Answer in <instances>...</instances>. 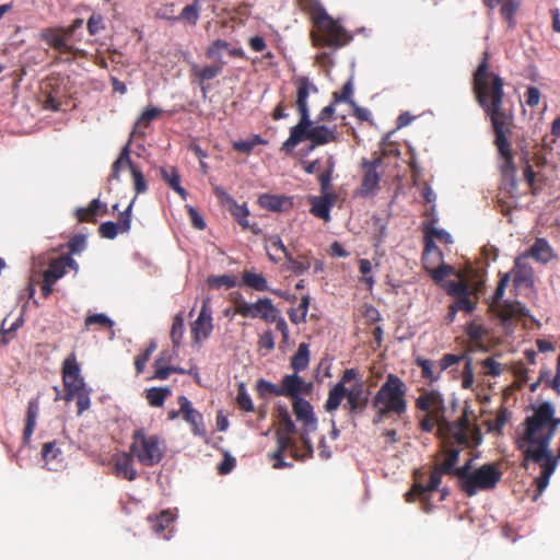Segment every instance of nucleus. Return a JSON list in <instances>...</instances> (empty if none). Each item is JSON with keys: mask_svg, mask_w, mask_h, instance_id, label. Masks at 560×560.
<instances>
[{"mask_svg": "<svg viewBox=\"0 0 560 560\" xmlns=\"http://www.w3.org/2000/svg\"><path fill=\"white\" fill-rule=\"evenodd\" d=\"M287 261L289 264V269L296 276L303 275L311 268V260L307 256L302 259H296L291 255H288Z\"/></svg>", "mask_w": 560, "mask_h": 560, "instance_id": "864d4df0", "label": "nucleus"}, {"mask_svg": "<svg viewBox=\"0 0 560 560\" xmlns=\"http://www.w3.org/2000/svg\"><path fill=\"white\" fill-rule=\"evenodd\" d=\"M61 372L66 392L63 398L66 401L77 399L78 415H82L91 406V390L86 387L84 378L81 375V369L75 352H71L66 357L62 362Z\"/></svg>", "mask_w": 560, "mask_h": 560, "instance_id": "423d86ee", "label": "nucleus"}, {"mask_svg": "<svg viewBox=\"0 0 560 560\" xmlns=\"http://www.w3.org/2000/svg\"><path fill=\"white\" fill-rule=\"evenodd\" d=\"M42 457L47 466L52 464L55 460L60 462L61 451L57 447V442L51 441L44 443L42 447Z\"/></svg>", "mask_w": 560, "mask_h": 560, "instance_id": "8fccbe9b", "label": "nucleus"}, {"mask_svg": "<svg viewBox=\"0 0 560 560\" xmlns=\"http://www.w3.org/2000/svg\"><path fill=\"white\" fill-rule=\"evenodd\" d=\"M443 253L435 244V242H424V248L422 253V265L423 268L429 271L432 268L443 262Z\"/></svg>", "mask_w": 560, "mask_h": 560, "instance_id": "7c9ffc66", "label": "nucleus"}, {"mask_svg": "<svg viewBox=\"0 0 560 560\" xmlns=\"http://www.w3.org/2000/svg\"><path fill=\"white\" fill-rule=\"evenodd\" d=\"M229 43L223 39H215L213 40L206 50V56L208 59L214 60V63H222V67L224 68L225 62L222 59L221 51L223 49H228Z\"/></svg>", "mask_w": 560, "mask_h": 560, "instance_id": "de8ad7c7", "label": "nucleus"}, {"mask_svg": "<svg viewBox=\"0 0 560 560\" xmlns=\"http://www.w3.org/2000/svg\"><path fill=\"white\" fill-rule=\"evenodd\" d=\"M435 222H436V219H432L430 222H423L422 231L424 234V242H428L429 240L431 242H435V240H438L444 244L452 243L453 240H452L451 234L444 230L436 229L434 226Z\"/></svg>", "mask_w": 560, "mask_h": 560, "instance_id": "c9c22d12", "label": "nucleus"}, {"mask_svg": "<svg viewBox=\"0 0 560 560\" xmlns=\"http://www.w3.org/2000/svg\"><path fill=\"white\" fill-rule=\"evenodd\" d=\"M267 255L270 258V260L278 262L280 260V257L278 254H283L285 259L288 258V255H291V253L288 250V248L284 246L283 242L281 241L280 236L275 235L270 236L267 240L266 245Z\"/></svg>", "mask_w": 560, "mask_h": 560, "instance_id": "ea45409f", "label": "nucleus"}, {"mask_svg": "<svg viewBox=\"0 0 560 560\" xmlns=\"http://www.w3.org/2000/svg\"><path fill=\"white\" fill-rule=\"evenodd\" d=\"M170 395L168 387H152L145 392V398L152 407H162Z\"/></svg>", "mask_w": 560, "mask_h": 560, "instance_id": "37998d69", "label": "nucleus"}, {"mask_svg": "<svg viewBox=\"0 0 560 560\" xmlns=\"http://www.w3.org/2000/svg\"><path fill=\"white\" fill-rule=\"evenodd\" d=\"M207 282H208L209 287H211V288H221V287L233 288L236 283L235 278L228 276V275L210 276L208 278Z\"/></svg>", "mask_w": 560, "mask_h": 560, "instance_id": "338daca9", "label": "nucleus"}, {"mask_svg": "<svg viewBox=\"0 0 560 560\" xmlns=\"http://www.w3.org/2000/svg\"><path fill=\"white\" fill-rule=\"evenodd\" d=\"M162 110L158 107H148L145 108L140 117L138 118L133 132H138L141 128H148L154 119H156L161 115Z\"/></svg>", "mask_w": 560, "mask_h": 560, "instance_id": "09e8293b", "label": "nucleus"}, {"mask_svg": "<svg viewBox=\"0 0 560 560\" xmlns=\"http://www.w3.org/2000/svg\"><path fill=\"white\" fill-rule=\"evenodd\" d=\"M525 430L517 440V448L523 450V444L536 446L537 451L530 452V456L539 460L549 450L557 428L560 425V418L555 417V407L549 401H544L534 409L524 422Z\"/></svg>", "mask_w": 560, "mask_h": 560, "instance_id": "f03ea898", "label": "nucleus"}, {"mask_svg": "<svg viewBox=\"0 0 560 560\" xmlns=\"http://www.w3.org/2000/svg\"><path fill=\"white\" fill-rule=\"evenodd\" d=\"M489 54L483 52L472 78V91L476 101L490 119L492 130L514 126L512 108L504 106L503 79L489 70Z\"/></svg>", "mask_w": 560, "mask_h": 560, "instance_id": "f257e3e1", "label": "nucleus"}, {"mask_svg": "<svg viewBox=\"0 0 560 560\" xmlns=\"http://www.w3.org/2000/svg\"><path fill=\"white\" fill-rule=\"evenodd\" d=\"M525 258H533L538 262L547 264L553 258V252L545 238H537L524 254L515 259V267H521Z\"/></svg>", "mask_w": 560, "mask_h": 560, "instance_id": "5701e85b", "label": "nucleus"}, {"mask_svg": "<svg viewBox=\"0 0 560 560\" xmlns=\"http://www.w3.org/2000/svg\"><path fill=\"white\" fill-rule=\"evenodd\" d=\"M407 386L404 381L395 375L388 374L386 381L381 385L371 400L374 410L373 424H378L386 419L396 416L400 418L407 412Z\"/></svg>", "mask_w": 560, "mask_h": 560, "instance_id": "7ed1b4c3", "label": "nucleus"}, {"mask_svg": "<svg viewBox=\"0 0 560 560\" xmlns=\"http://www.w3.org/2000/svg\"><path fill=\"white\" fill-rule=\"evenodd\" d=\"M328 164H329L328 168L318 175V182H319L320 191L323 195L332 194L330 191L331 177H332V172H334V160L331 156L328 159Z\"/></svg>", "mask_w": 560, "mask_h": 560, "instance_id": "5fc2aeb1", "label": "nucleus"}, {"mask_svg": "<svg viewBox=\"0 0 560 560\" xmlns=\"http://www.w3.org/2000/svg\"><path fill=\"white\" fill-rule=\"evenodd\" d=\"M416 409L434 417L445 416V400L438 389H420V395L415 401Z\"/></svg>", "mask_w": 560, "mask_h": 560, "instance_id": "2eb2a0df", "label": "nucleus"}, {"mask_svg": "<svg viewBox=\"0 0 560 560\" xmlns=\"http://www.w3.org/2000/svg\"><path fill=\"white\" fill-rule=\"evenodd\" d=\"M130 144H131V138L126 143V145L121 149V152L117 160L113 163L112 166V174L109 176V179H118L119 178V172L124 165H127L129 170L135 165V163L130 159Z\"/></svg>", "mask_w": 560, "mask_h": 560, "instance_id": "58836bf2", "label": "nucleus"}, {"mask_svg": "<svg viewBox=\"0 0 560 560\" xmlns=\"http://www.w3.org/2000/svg\"><path fill=\"white\" fill-rule=\"evenodd\" d=\"M277 418L280 424V430L285 433H295L296 427L291 419V416L285 406L278 405L276 407Z\"/></svg>", "mask_w": 560, "mask_h": 560, "instance_id": "a18cd8bd", "label": "nucleus"}, {"mask_svg": "<svg viewBox=\"0 0 560 560\" xmlns=\"http://www.w3.org/2000/svg\"><path fill=\"white\" fill-rule=\"evenodd\" d=\"M293 412L298 421L303 423V429H305V431L316 430V419L313 407L307 400L303 398L293 400Z\"/></svg>", "mask_w": 560, "mask_h": 560, "instance_id": "cd10ccee", "label": "nucleus"}, {"mask_svg": "<svg viewBox=\"0 0 560 560\" xmlns=\"http://www.w3.org/2000/svg\"><path fill=\"white\" fill-rule=\"evenodd\" d=\"M292 433H285L283 431L277 432V450L272 453L271 458L275 459L273 468L282 469L285 467H292L291 463H287L283 459L284 453L290 452L293 458H298V447L295 441L290 436Z\"/></svg>", "mask_w": 560, "mask_h": 560, "instance_id": "f3484780", "label": "nucleus"}, {"mask_svg": "<svg viewBox=\"0 0 560 560\" xmlns=\"http://www.w3.org/2000/svg\"><path fill=\"white\" fill-rule=\"evenodd\" d=\"M148 520L151 523V527L155 534L163 535L164 538H168V536L164 533L172 532L171 526L175 520V515L172 512L163 511L155 517L149 516Z\"/></svg>", "mask_w": 560, "mask_h": 560, "instance_id": "72a5a7b5", "label": "nucleus"}, {"mask_svg": "<svg viewBox=\"0 0 560 560\" xmlns=\"http://www.w3.org/2000/svg\"><path fill=\"white\" fill-rule=\"evenodd\" d=\"M130 173L132 176L136 195L145 192L148 190V184L141 170L135 164L131 167Z\"/></svg>", "mask_w": 560, "mask_h": 560, "instance_id": "13d9d810", "label": "nucleus"}, {"mask_svg": "<svg viewBox=\"0 0 560 560\" xmlns=\"http://www.w3.org/2000/svg\"><path fill=\"white\" fill-rule=\"evenodd\" d=\"M120 233V226L113 221L103 222L98 226V234L103 238L114 240Z\"/></svg>", "mask_w": 560, "mask_h": 560, "instance_id": "69168bd1", "label": "nucleus"}, {"mask_svg": "<svg viewBox=\"0 0 560 560\" xmlns=\"http://www.w3.org/2000/svg\"><path fill=\"white\" fill-rule=\"evenodd\" d=\"M512 129L513 127L493 130V143L497 147L500 158L502 159V163L500 164V172L504 179L511 182V184L514 186L516 167L514 164V155L510 142Z\"/></svg>", "mask_w": 560, "mask_h": 560, "instance_id": "f8f14e48", "label": "nucleus"}, {"mask_svg": "<svg viewBox=\"0 0 560 560\" xmlns=\"http://www.w3.org/2000/svg\"><path fill=\"white\" fill-rule=\"evenodd\" d=\"M68 268L77 272L79 269L78 262L70 255H61L49 262L48 268L43 272V277L57 282L66 275Z\"/></svg>", "mask_w": 560, "mask_h": 560, "instance_id": "b1692460", "label": "nucleus"}, {"mask_svg": "<svg viewBox=\"0 0 560 560\" xmlns=\"http://www.w3.org/2000/svg\"><path fill=\"white\" fill-rule=\"evenodd\" d=\"M345 398L347 399L345 409L354 418L365 410L369 404V392L364 389L361 382H358L345 393Z\"/></svg>", "mask_w": 560, "mask_h": 560, "instance_id": "a211bd4d", "label": "nucleus"}, {"mask_svg": "<svg viewBox=\"0 0 560 560\" xmlns=\"http://www.w3.org/2000/svg\"><path fill=\"white\" fill-rule=\"evenodd\" d=\"M419 428L422 432L431 433L436 428L439 438L448 444L458 446H469L471 440H480V431L477 427H471L468 411L465 409L462 416L455 421H448L445 416L434 417L424 413L419 421Z\"/></svg>", "mask_w": 560, "mask_h": 560, "instance_id": "20e7f679", "label": "nucleus"}, {"mask_svg": "<svg viewBox=\"0 0 560 560\" xmlns=\"http://www.w3.org/2000/svg\"><path fill=\"white\" fill-rule=\"evenodd\" d=\"M256 392L259 397H265L267 395L280 396V387L264 378L257 381Z\"/></svg>", "mask_w": 560, "mask_h": 560, "instance_id": "bf43d9fd", "label": "nucleus"}, {"mask_svg": "<svg viewBox=\"0 0 560 560\" xmlns=\"http://www.w3.org/2000/svg\"><path fill=\"white\" fill-rule=\"evenodd\" d=\"M42 39L59 55L69 56L67 60L73 59L79 49L73 45L69 44L70 36L63 30V27H48L45 28L40 34Z\"/></svg>", "mask_w": 560, "mask_h": 560, "instance_id": "4468645a", "label": "nucleus"}, {"mask_svg": "<svg viewBox=\"0 0 560 560\" xmlns=\"http://www.w3.org/2000/svg\"><path fill=\"white\" fill-rule=\"evenodd\" d=\"M443 475H445V472H442L439 469V467L434 466L430 474L429 483L427 486H423L421 483H415L412 487H415V490L419 491L420 493H424V492L432 493L441 485Z\"/></svg>", "mask_w": 560, "mask_h": 560, "instance_id": "c03bdc74", "label": "nucleus"}, {"mask_svg": "<svg viewBox=\"0 0 560 560\" xmlns=\"http://www.w3.org/2000/svg\"><path fill=\"white\" fill-rule=\"evenodd\" d=\"M243 283L259 292L268 291V283L261 273L245 270L242 276Z\"/></svg>", "mask_w": 560, "mask_h": 560, "instance_id": "79ce46f5", "label": "nucleus"}, {"mask_svg": "<svg viewBox=\"0 0 560 560\" xmlns=\"http://www.w3.org/2000/svg\"><path fill=\"white\" fill-rule=\"evenodd\" d=\"M39 413L38 399H31L27 405L26 422L23 431V443L28 444L36 427V420Z\"/></svg>", "mask_w": 560, "mask_h": 560, "instance_id": "473e14b6", "label": "nucleus"}, {"mask_svg": "<svg viewBox=\"0 0 560 560\" xmlns=\"http://www.w3.org/2000/svg\"><path fill=\"white\" fill-rule=\"evenodd\" d=\"M277 313L279 310L268 298H260L255 303H248L242 296L234 300L233 314H238L244 318H259L272 324Z\"/></svg>", "mask_w": 560, "mask_h": 560, "instance_id": "9b49d317", "label": "nucleus"}, {"mask_svg": "<svg viewBox=\"0 0 560 560\" xmlns=\"http://www.w3.org/2000/svg\"><path fill=\"white\" fill-rule=\"evenodd\" d=\"M416 364L421 369V377L429 381V385L434 384L441 377L442 372L438 369V372L434 371L436 363L429 359L417 358Z\"/></svg>", "mask_w": 560, "mask_h": 560, "instance_id": "a19ab883", "label": "nucleus"}, {"mask_svg": "<svg viewBox=\"0 0 560 560\" xmlns=\"http://www.w3.org/2000/svg\"><path fill=\"white\" fill-rule=\"evenodd\" d=\"M280 396L290 397L293 400L301 398L302 392H307L311 385H307L298 373L287 374L282 377Z\"/></svg>", "mask_w": 560, "mask_h": 560, "instance_id": "a878e982", "label": "nucleus"}, {"mask_svg": "<svg viewBox=\"0 0 560 560\" xmlns=\"http://www.w3.org/2000/svg\"><path fill=\"white\" fill-rule=\"evenodd\" d=\"M133 455L129 451L120 452L113 456L114 474L116 477L133 481L138 477L137 469L133 464Z\"/></svg>", "mask_w": 560, "mask_h": 560, "instance_id": "4be33fe9", "label": "nucleus"}, {"mask_svg": "<svg viewBox=\"0 0 560 560\" xmlns=\"http://www.w3.org/2000/svg\"><path fill=\"white\" fill-rule=\"evenodd\" d=\"M129 451L145 467H153L162 462L166 444L159 434H150L143 428L136 429L131 435Z\"/></svg>", "mask_w": 560, "mask_h": 560, "instance_id": "0eeeda50", "label": "nucleus"}, {"mask_svg": "<svg viewBox=\"0 0 560 560\" xmlns=\"http://www.w3.org/2000/svg\"><path fill=\"white\" fill-rule=\"evenodd\" d=\"M260 208L272 212H285L293 208V198L284 195L262 194L258 198Z\"/></svg>", "mask_w": 560, "mask_h": 560, "instance_id": "bb28decb", "label": "nucleus"}, {"mask_svg": "<svg viewBox=\"0 0 560 560\" xmlns=\"http://www.w3.org/2000/svg\"><path fill=\"white\" fill-rule=\"evenodd\" d=\"M212 329L213 325L210 299H206L202 302L197 319L191 324V335L194 340L199 341L200 339H207Z\"/></svg>", "mask_w": 560, "mask_h": 560, "instance_id": "aec40b11", "label": "nucleus"}, {"mask_svg": "<svg viewBox=\"0 0 560 560\" xmlns=\"http://www.w3.org/2000/svg\"><path fill=\"white\" fill-rule=\"evenodd\" d=\"M296 85V100L295 106L300 115L299 121H301V126L304 125L306 118L310 117V109L307 106V98L311 93H317V86L311 82V80L306 77H299L295 79Z\"/></svg>", "mask_w": 560, "mask_h": 560, "instance_id": "dca6fc26", "label": "nucleus"}, {"mask_svg": "<svg viewBox=\"0 0 560 560\" xmlns=\"http://www.w3.org/2000/svg\"><path fill=\"white\" fill-rule=\"evenodd\" d=\"M300 10L308 15L312 24L327 14L326 9L322 5L319 0H298Z\"/></svg>", "mask_w": 560, "mask_h": 560, "instance_id": "e433bc0d", "label": "nucleus"}, {"mask_svg": "<svg viewBox=\"0 0 560 560\" xmlns=\"http://www.w3.org/2000/svg\"><path fill=\"white\" fill-rule=\"evenodd\" d=\"M337 196L335 194H325L320 196L310 197L311 209L310 212L325 222L330 220V209L336 202Z\"/></svg>", "mask_w": 560, "mask_h": 560, "instance_id": "393cba45", "label": "nucleus"}, {"mask_svg": "<svg viewBox=\"0 0 560 560\" xmlns=\"http://www.w3.org/2000/svg\"><path fill=\"white\" fill-rule=\"evenodd\" d=\"M155 349L156 345L154 342H151L141 354L135 358V368L137 374H141L144 371V366L147 362L150 360L151 354L154 352Z\"/></svg>", "mask_w": 560, "mask_h": 560, "instance_id": "0e129e2a", "label": "nucleus"}, {"mask_svg": "<svg viewBox=\"0 0 560 560\" xmlns=\"http://www.w3.org/2000/svg\"><path fill=\"white\" fill-rule=\"evenodd\" d=\"M362 179L358 188V195L362 197L374 196L380 190V180L384 173V155H375L372 160L361 161Z\"/></svg>", "mask_w": 560, "mask_h": 560, "instance_id": "9d476101", "label": "nucleus"}, {"mask_svg": "<svg viewBox=\"0 0 560 560\" xmlns=\"http://www.w3.org/2000/svg\"><path fill=\"white\" fill-rule=\"evenodd\" d=\"M357 375L358 373L354 369L343 371L340 381L328 393V398L325 402L327 412H332L340 407L345 393L350 389L346 387V384L354 380Z\"/></svg>", "mask_w": 560, "mask_h": 560, "instance_id": "6ab92c4d", "label": "nucleus"}, {"mask_svg": "<svg viewBox=\"0 0 560 560\" xmlns=\"http://www.w3.org/2000/svg\"><path fill=\"white\" fill-rule=\"evenodd\" d=\"M184 335V319L180 314L174 317L172 329H171V339L174 347H178L180 345L182 338Z\"/></svg>", "mask_w": 560, "mask_h": 560, "instance_id": "052dcab7", "label": "nucleus"}, {"mask_svg": "<svg viewBox=\"0 0 560 560\" xmlns=\"http://www.w3.org/2000/svg\"><path fill=\"white\" fill-rule=\"evenodd\" d=\"M416 499H419L421 510L423 512L429 513L433 510V504L431 503V492L420 493L419 491L415 490V487H412L409 491L406 492L405 500L407 502H413Z\"/></svg>", "mask_w": 560, "mask_h": 560, "instance_id": "49530a36", "label": "nucleus"}, {"mask_svg": "<svg viewBox=\"0 0 560 560\" xmlns=\"http://www.w3.org/2000/svg\"><path fill=\"white\" fill-rule=\"evenodd\" d=\"M472 460L459 467L458 488L467 495L474 497L479 491L493 490L502 478V471L495 464H483L471 469Z\"/></svg>", "mask_w": 560, "mask_h": 560, "instance_id": "39448f33", "label": "nucleus"}, {"mask_svg": "<svg viewBox=\"0 0 560 560\" xmlns=\"http://www.w3.org/2000/svg\"><path fill=\"white\" fill-rule=\"evenodd\" d=\"M236 404L240 409L250 412L254 411V404L246 390L245 384L241 383L237 388Z\"/></svg>", "mask_w": 560, "mask_h": 560, "instance_id": "6e6d98bb", "label": "nucleus"}, {"mask_svg": "<svg viewBox=\"0 0 560 560\" xmlns=\"http://www.w3.org/2000/svg\"><path fill=\"white\" fill-rule=\"evenodd\" d=\"M310 363V350L307 343H300L298 351L292 355L290 366L294 373L304 371Z\"/></svg>", "mask_w": 560, "mask_h": 560, "instance_id": "4c0bfd02", "label": "nucleus"}, {"mask_svg": "<svg viewBox=\"0 0 560 560\" xmlns=\"http://www.w3.org/2000/svg\"><path fill=\"white\" fill-rule=\"evenodd\" d=\"M314 47L339 49L352 40V35L328 13L313 23L310 33Z\"/></svg>", "mask_w": 560, "mask_h": 560, "instance_id": "6e6552de", "label": "nucleus"}, {"mask_svg": "<svg viewBox=\"0 0 560 560\" xmlns=\"http://www.w3.org/2000/svg\"><path fill=\"white\" fill-rule=\"evenodd\" d=\"M310 140L312 142L311 149L327 143L336 142L338 135L335 129H330L324 125L314 126L311 118H306L301 128V121L290 129L289 138L282 143L281 150L291 152L302 141Z\"/></svg>", "mask_w": 560, "mask_h": 560, "instance_id": "1a4fd4ad", "label": "nucleus"}, {"mask_svg": "<svg viewBox=\"0 0 560 560\" xmlns=\"http://www.w3.org/2000/svg\"><path fill=\"white\" fill-rule=\"evenodd\" d=\"M222 71V63H212L206 67H200L196 63H192L190 68L191 75L198 79L200 83L217 78L221 74Z\"/></svg>", "mask_w": 560, "mask_h": 560, "instance_id": "f704fd0d", "label": "nucleus"}, {"mask_svg": "<svg viewBox=\"0 0 560 560\" xmlns=\"http://www.w3.org/2000/svg\"><path fill=\"white\" fill-rule=\"evenodd\" d=\"M444 458L441 463L435 464L436 467L446 476L456 477L458 479L459 467H456L459 460L460 448L445 447L443 450Z\"/></svg>", "mask_w": 560, "mask_h": 560, "instance_id": "c85d7f7f", "label": "nucleus"}, {"mask_svg": "<svg viewBox=\"0 0 560 560\" xmlns=\"http://www.w3.org/2000/svg\"><path fill=\"white\" fill-rule=\"evenodd\" d=\"M160 175L162 179L174 190L176 191L182 199L186 200L188 192L180 185V175L176 167L167 166L160 168Z\"/></svg>", "mask_w": 560, "mask_h": 560, "instance_id": "2f4dec72", "label": "nucleus"}, {"mask_svg": "<svg viewBox=\"0 0 560 560\" xmlns=\"http://www.w3.org/2000/svg\"><path fill=\"white\" fill-rule=\"evenodd\" d=\"M229 210L240 225H242L244 229H247L249 226L247 219L249 215V211L246 205H238L235 200L233 201L232 205L229 206Z\"/></svg>", "mask_w": 560, "mask_h": 560, "instance_id": "3c124183", "label": "nucleus"}, {"mask_svg": "<svg viewBox=\"0 0 560 560\" xmlns=\"http://www.w3.org/2000/svg\"><path fill=\"white\" fill-rule=\"evenodd\" d=\"M89 34L94 36L105 30V20L101 13L93 12L88 20Z\"/></svg>", "mask_w": 560, "mask_h": 560, "instance_id": "e2e57ef3", "label": "nucleus"}, {"mask_svg": "<svg viewBox=\"0 0 560 560\" xmlns=\"http://www.w3.org/2000/svg\"><path fill=\"white\" fill-rule=\"evenodd\" d=\"M107 213V206L102 203L98 199H93L89 207L79 208L75 211V218L79 222H96L97 214L104 215Z\"/></svg>", "mask_w": 560, "mask_h": 560, "instance_id": "c756f323", "label": "nucleus"}, {"mask_svg": "<svg viewBox=\"0 0 560 560\" xmlns=\"http://www.w3.org/2000/svg\"><path fill=\"white\" fill-rule=\"evenodd\" d=\"M428 272L435 282H441L442 280H444L446 277L454 272V268L450 265H445L443 261L442 264L432 268Z\"/></svg>", "mask_w": 560, "mask_h": 560, "instance_id": "774afa93", "label": "nucleus"}, {"mask_svg": "<svg viewBox=\"0 0 560 560\" xmlns=\"http://www.w3.org/2000/svg\"><path fill=\"white\" fill-rule=\"evenodd\" d=\"M518 10V3L514 0H509L504 2L501 7V15L506 21L508 26L510 28H514L516 25V21L514 19L516 12Z\"/></svg>", "mask_w": 560, "mask_h": 560, "instance_id": "603ef678", "label": "nucleus"}, {"mask_svg": "<svg viewBox=\"0 0 560 560\" xmlns=\"http://www.w3.org/2000/svg\"><path fill=\"white\" fill-rule=\"evenodd\" d=\"M199 10L200 8L197 3L186 5L177 16V20H182L190 25H196L199 20Z\"/></svg>", "mask_w": 560, "mask_h": 560, "instance_id": "4d7b16f0", "label": "nucleus"}, {"mask_svg": "<svg viewBox=\"0 0 560 560\" xmlns=\"http://www.w3.org/2000/svg\"><path fill=\"white\" fill-rule=\"evenodd\" d=\"M352 93H353V86H352V82L349 80L343 84L340 92L332 93L334 104L347 102L351 105H354V102L351 100Z\"/></svg>", "mask_w": 560, "mask_h": 560, "instance_id": "680f3d73", "label": "nucleus"}, {"mask_svg": "<svg viewBox=\"0 0 560 560\" xmlns=\"http://www.w3.org/2000/svg\"><path fill=\"white\" fill-rule=\"evenodd\" d=\"M523 453V464L522 466L524 468H527V462H534L538 464L541 468L540 476L537 478V488L541 492L549 483V479L551 475L555 472L557 468V458L551 454L550 450L546 451V454L542 455L539 460L535 459V457L530 456V452H536L537 447L532 445L523 444V450H521Z\"/></svg>", "mask_w": 560, "mask_h": 560, "instance_id": "ddd939ff", "label": "nucleus"}, {"mask_svg": "<svg viewBox=\"0 0 560 560\" xmlns=\"http://www.w3.org/2000/svg\"><path fill=\"white\" fill-rule=\"evenodd\" d=\"M178 404L184 420L191 427L192 434L201 438L206 436L207 430L203 422V416L192 407L190 400L186 396H179Z\"/></svg>", "mask_w": 560, "mask_h": 560, "instance_id": "412c9836", "label": "nucleus"}]
</instances>
